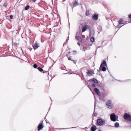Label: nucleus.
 <instances>
[{
  "label": "nucleus",
  "mask_w": 131,
  "mask_h": 131,
  "mask_svg": "<svg viewBox=\"0 0 131 131\" xmlns=\"http://www.w3.org/2000/svg\"><path fill=\"white\" fill-rule=\"evenodd\" d=\"M110 119L112 121L116 122L117 121H118V116H117L114 113H113L111 114L110 115Z\"/></svg>",
  "instance_id": "1"
},
{
  "label": "nucleus",
  "mask_w": 131,
  "mask_h": 131,
  "mask_svg": "<svg viewBox=\"0 0 131 131\" xmlns=\"http://www.w3.org/2000/svg\"><path fill=\"white\" fill-rule=\"evenodd\" d=\"M97 123L99 126H102L105 123V121L101 118H98L97 120Z\"/></svg>",
  "instance_id": "2"
},
{
  "label": "nucleus",
  "mask_w": 131,
  "mask_h": 131,
  "mask_svg": "<svg viewBox=\"0 0 131 131\" xmlns=\"http://www.w3.org/2000/svg\"><path fill=\"white\" fill-rule=\"evenodd\" d=\"M106 104L108 108L110 109L112 108L113 106L110 100H109L107 101Z\"/></svg>",
  "instance_id": "3"
},
{
  "label": "nucleus",
  "mask_w": 131,
  "mask_h": 131,
  "mask_svg": "<svg viewBox=\"0 0 131 131\" xmlns=\"http://www.w3.org/2000/svg\"><path fill=\"white\" fill-rule=\"evenodd\" d=\"M43 121H41L40 122V123L39 124L38 126V131L40 130L43 128Z\"/></svg>",
  "instance_id": "4"
},
{
  "label": "nucleus",
  "mask_w": 131,
  "mask_h": 131,
  "mask_svg": "<svg viewBox=\"0 0 131 131\" xmlns=\"http://www.w3.org/2000/svg\"><path fill=\"white\" fill-rule=\"evenodd\" d=\"M130 117V116L129 114H127V113H125L124 115V118L125 119H129Z\"/></svg>",
  "instance_id": "5"
},
{
  "label": "nucleus",
  "mask_w": 131,
  "mask_h": 131,
  "mask_svg": "<svg viewBox=\"0 0 131 131\" xmlns=\"http://www.w3.org/2000/svg\"><path fill=\"white\" fill-rule=\"evenodd\" d=\"M127 22V21H125L122 19H120L118 21V23L120 25H121L122 24H124Z\"/></svg>",
  "instance_id": "6"
},
{
  "label": "nucleus",
  "mask_w": 131,
  "mask_h": 131,
  "mask_svg": "<svg viewBox=\"0 0 131 131\" xmlns=\"http://www.w3.org/2000/svg\"><path fill=\"white\" fill-rule=\"evenodd\" d=\"M88 81H89L90 82L92 81L93 82H94L96 83H98V82L97 80L94 78L90 79L89 80H88Z\"/></svg>",
  "instance_id": "7"
},
{
  "label": "nucleus",
  "mask_w": 131,
  "mask_h": 131,
  "mask_svg": "<svg viewBox=\"0 0 131 131\" xmlns=\"http://www.w3.org/2000/svg\"><path fill=\"white\" fill-rule=\"evenodd\" d=\"M39 46L38 45V43H35L33 46V49L35 50L37 49Z\"/></svg>",
  "instance_id": "8"
},
{
  "label": "nucleus",
  "mask_w": 131,
  "mask_h": 131,
  "mask_svg": "<svg viewBox=\"0 0 131 131\" xmlns=\"http://www.w3.org/2000/svg\"><path fill=\"white\" fill-rule=\"evenodd\" d=\"M75 38L78 41H79L81 42H82L83 41V39L82 38L78 36H75Z\"/></svg>",
  "instance_id": "9"
},
{
  "label": "nucleus",
  "mask_w": 131,
  "mask_h": 131,
  "mask_svg": "<svg viewBox=\"0 0 131 131\" xmlns=\"http://www.w3.org/2000/svg\"><path fill=\"white\" fill-rule=\"evenodd\" d=\"M87 73L88 75L90 76L93 74V72L90 70H88Z\"/></svg>",
  "instance_id": "10"
},
{
  "label": "nucleus",
  "mask_w": 131,
  "mask_h": 131,
  "mask_svg": "<svg viewBox=\"0 0 131 131\" xmlns=\"http://www.w3.org/2000/svg\"><path fill=\"white\" fill-rule=\"evenodd\" d=\"M94 90L95 92L98 95H99L100 94V93L99 89L96 88H94Z\"/></svg>",
  "instance_id": "11"
},
{
  "label": "nucleus",
  "mask_w": 131,
  "mask_h": 131,
  "mask_svg": "<svg viewBox=\"0 0 131 131\" xmlns=\"http://www.w3.org/2000/svg\"><path fill=\"white\" fill-rule=\"evenodd\" d=\"M93 19L94 20H96L98 19V15L97 14H95L92 17Z\"/></svg>",
  "instance_id": "12"
},
{
  "label": "nucleus",
  "mask_w": 131,
  "mask_h": 131,
  "mask_svg": "<svg viewBox=\"0 0 131 131\" xmlns=\"http://www.w3.org/2000/svg\"><path fill=\"white\" fill-rule=\"evenodd\" d=\"M106 69L105 67L104 66H102L101 67V68H100V67L99 70V71H100L102 70L103 71H106Z\"/></svg>",
  "instance_id": "13"
},
{
  "label": "nucleus",
  "mask_w": 131,
  "mask_h": 131,
  "mask_svg": "<svg viewBox=\"0 0 131 131\" xmlns=\"http://www.w3.org/2000/svg\"><path fill=\"white\" fill-rule=\"evenodd\" d=\"M107 64L105 60L103 61V62L101 63L100 66V68H101L102 67L104 66H106Z\"/></svg>",
  "instance_id": "14"
},
{
  "label": "nucleus",
  "mask_w": 131,
  "mask_h": 131,
  "mask_svg": "<svg viewBox=\"0 0 131 131\" xmlns=\"http://www.w3.org/2000/svg\"><path fill=\"white\" fill-rule=\"evenodd\" d=\"M97 129L96 126L95 125H93L92 126L91 128V131H95Z\"/></svg>",
  "instance_id": "15"
},
{
  "label": "nucleus",
  "mask_w": 131,
  "mask_h": 131,
  "mask_svg": "<svg viewBox=\"0 0 131 131\" xmlns=\"http://www.w3.org/2000/svg\"><path fill=\"white\" fill-rule=\"evenodd\" d=\"M68 59L69 60H70L72 61L74 64H76V62L75 61H74L72 59V58L71 57H68Z\"/></svg>",
  "instance_id": "16"
},
{
  "label": "nucleus",
  "mask_w": 131,
  "mask_h": 131,
  "mask_svg": "<svg viewBox=\"0 0 131 131\" xmlns=\"http://www.w3.org/2000/svg\"><path fill=\"white\" fill-rule=\"evenodd\" d=\"M87 29V28L85 26L82 28V32H84Z\"/></svg>",
  "instance_id": "17"
},
{
  "label": "nucleus",
  "mask_w": 131,
  "mask_h": 131,
  "mask_svg": "<svg viewBox=\"0 0 131 131\" xmlns=\"http://www.w3.org/2000/svg\"><path fill=\"white\" fill-rule=\"evenodd\" d=\"M79 5L78 2L76 1H75L73 3V7H74L78 5Z\"/></svg>",
  "instance_id": "18"
},
{
  "label": "nucleus",
  "mask_w": 131,
  "mask_h": 131,
  "mask_svg": "<svg viewBox=\"0 0 131 131\" xmlns=\"http://www.w3.org/2000/svg\"><path fill=\"white\" fill-rule=\"evenodd\" d=\"M119 126V124L118 123L116 122L114 124V126L115 127L117 128Z\"/></svg>",
  "instance_id": "19"
},
{
  "label": "nucleus",
  "mask_w": 131,
  "mask_h": 131,
  "mask_svg": "<svg viewBox=\"0 0 131 131\" xmlns=\"http://www.w3.org/2000/svg\"><path fill=\"white\" fill-rule=\"evenodd\" d=\"M94 40L95 39L94 37H91L90 39L91 41L92 42H94Z\"/></svg>",
  "instance_id": "20"
},
{
  "label": "nucleus",
  "mask_w": 131,
  "mask_h": 131,
  "mask_svg": "<svg viewBox=\"0 0 131 131\" xmlns=\"http://www.w3.org/2000/svg\"><path fill=\"white\" fill-rule=\"evenodd\" d=\"M37 69L40 72H41L43 71V69L40 67H38Z\"/></svg>",
  "instance_id": "21"
},
{
  "label": "nucleus",
  "mask_w": 131,
  "mask_h": 131,
  "mask_svg": "<svg viewBox=\"0 0 131 131\" xmlns=\"http://www.w3.org/2000/svg\"><path fill=\"white\" fill-rule=\"evenodd\" d=\"M29 8V5L26 6L25 8V9L26 10H27Z\"/></svg>",
  "instance_id": "22"
},
{
  "label": "nucleus",
  "mask_w": 131,
  "mask_h": 131,
  "mask_svg": "<svg viewBox=\"0 0 131 131\" xmlns=\"http://www.w3.org/2000/svg\"><path fill=\"white\" fill-rule=\"evenodd\" d=\"M65 66L63 65L61 67V68L62 69V70H65Z\"/></svg>",
  "instance_id": "23"
},
{
  "label": "nucleus",
  "mask_w": 131,
  "mask_h": 131,
  "mask_svg": "<svg viewBox=\"0 0 131 131\" xmlns=\"http://www.w3.org/2000/svg\"><path fill=\"white\" fill-rule=\"evenodd\" d=\"M33 67L34 68H36L38 66L36 64H34V65L33 66Z\"/></svg>",
  "instance_id": "24"
},
{
  "label": "nucleus",
  "mask_w": 131,
  "mask_h": 131,
  "mask_svg": "<svg viewBox=\"0 0 131 131\" xmlns=\"http://www.w3.org/2000/svg\"><path fill=\"white\" fill-rule=\"evenodd\" d=\"M86 85L88 86V87L90 90L91 89L90 87L89 86L88 82L86 83Z\"/></svg>",
  "instance_id": "25"
},
{
  "label": "nucleus",
  "mask_w": 131,
  "mask_h": 131,
  "mask_svg": "<svg viewBox=\"0 0 131 131\" xmlns=\"http://www.w3.org/2000/svg\"><path fill=\"white\" fill-rule=\"evenodd\" d=\"M97 115V114L96 113H94V112L93 115H92V116H94V117H95V116H96V115Z\"/></svg>",
  "instance_id": "26"
},
{
  "label": "nucleus",
  "mask_w": 131,
  "mask_h": 131,
  "mask_svg": "<svg viewBox=\"0 0 131 131\" xmlns=\"http://www.w3.org/2000/svg\"><path fill=\"white\" fill-rule=\"evenodd\" d=\"M87 49V48L85 47H83V51H85L86 50V49Z\"/></svg>",
  "instance_id": "27"
},
{
  "label": "nucleus",
  "mask_w": 131,
  "mask_h": 131,
  "mask_svg": "<svg viewBox=\"0 0 131 131\" xmlns=\"http://www.w3.org/2000/svg\"><path fill=\"white\" fill-rule=\"evenodd\" d=\"M3 6L5 7H6L7 6V4L6 3H4L3 5Z\"/></svg>",
  "instance_id": "28"
},
{
  "label": "nucleus",
  "mask_w": 131,
  "mask_h": 131,
  "mask_svg": "<svg viewBox=\"0 0 131 131\" xmlns=\"http://www.w3.org/2000/svg\"><path fill=\"white\" fill-rule=\"evenodd\" d=\"M13 15H11L10 16V17H9L11 19H13Z\"/></svg>",
  "instance_id": "29"
},
{
  "label": "nucleus",
  "mask_w": 131,
  "mask_h": 131,
  "mask_svg": "<svg viewBox=\"0 0 131 131\" xmlns=\"http://www.w3.org/2000/svg\"><path fill=\"white\" fill-rule=\"evenodd\" d=\"M79 76H80V77L82 79V76H83V75L82 74H80Z\"/></svg>",
  "instance_id": "30"
},
{
  "label": "nucleus",
  "mask_w": 131,
  "mask_h": 131,
  "mask_svg": "<svg viewBox=\"0 0 131 131\" xmlns=\"http://www.w3.org/2000/svg\"><path fill=\"white\" fill-rule=\"evenodd\" d=\"M123 26V25H122V26H121V27H119V26L118 25H117V26H116V27H117V28H119H119H121V27H122V26Z\"/></svg>",
  "instance_id": "31"
},
{
  "label": "nucleus",
  "mask_w": 131,
  "mask_h": 131,
  "mask_svg": "<svg viewBox=\"0 0 131 131\" xmlns=\"http://www.w3.org/2000/svg\"><path fill=\"white\" fill-rule=\"evenodd\" d=\"M128 17L130 18H131V14H129L128 16Z\"/></svg>",
  "instance_id": "32"
},
{
  "label": "nucleus",
  "mask_w": 131,
  "mask_h": 131,
  "mask_svg": "<svg viewBox=\"0 0 131 131\" xmlns=\"http://www.w3.org/2000/svg\"><path fill=\"white\" fill-rule=\"evenodd\" d=\"M95 104H94V108H95V103L96 102V100L95 99Z\"/></svg>",
  "instance_id": "33"
},
{
  "label": "nucleus",
  "mask_w": 131,
  "mask_h": 131,
  "mask_svg": "<svg viewBox=\"0 0 131 131\" xmlns=\"http://www.w3.org/2000/svg\"><path fill=\"white\" fill-rule=\"evenodd\" d=\"M92 86L93 87H95V84H92Z\"/></svg>",
  "instance_id": "34"
},
{
  "label": "nucleus",
  "mask_w": 131,
  "mask_h": 131,
  "mask_svg": "<svg viewBox=\"0 0 131 131\" xmlns=\"http://www.w3.org/2000/svg\"><path fill=\"white\" fill-rule=\"evenodd\" d=\"M65 0H63L62 3L63 4H65Z\"/></svg>",
  "instance_id": "35"
},
{
  "label": "nucleus",
  "mask_w": 131,
  "mask_h": 131,
  "mask_svg": "<svg viewBox=\"0 0 131 131\" xmlns=\"http://www.w3.org/2000/svg\"><path fill=\"white\" fill-rule=\"evenodd\" d=\"M57 16L56 14H55V15L53 14V17H55V16Z\"/></svg>",
  "instance_id": "36"
},
{
  "label": "nucleus",
  "mask_w": 131,
  "mask_h": 131,
  "mask_svg": "<svg viewBox=\"0 0 131 131\" xmlns=\"http://www.w3.org/2000/svg\"><path fill=\"white\" fill-rule=\"evenodd\" d=\"M69 37H68L67 38V39L66 40L67 41H68L69 40Z\"/></svg>",
  "instance_id": "37"
},
{
  "label": "nucleus",
  "mask_w": 131,
  "mask_h": 131,
  "mask_svg": "<svg viewBox=\"0 0 131 131\" xmlns=\"http://www.w3.org/2000/svg\"><path fill=\"white\" fill-rule=\"evenodd\" d=\"M77 44L79 45V46H80V44L79 43V42H78L77 43Z\"/></svg>",
  "instance_id": "38"
},
{
  "label": "nucleus",
  "mask_w": 131,
  "mask_h": 131,
  "mask_svg": "<svg viewBox=\"0 0 131 131\" xmlns=\"http://www.w3.org/2000/svg\"><path fill=\"white\" fill-rule=\"evenodd\" d=\"M65 43H66V42H64V43H63V47H64V45H65Z\"/></svg>",
  "instance_id": "39"
},
{
  "label": "nucleus",
  "mask_w": 131,
  "mask_h": 131,
  "mask_svg": "<svg viewBox=\"0 0 131 131\" xmlns=\"http://www.w3.org/2000/svg\"><path fill=\"white\" fill-rule=\"evenodd\" d=\"M36 0H32V1H33V2H35V1H36Z\"/></svg>",
  "instance_id": "40"
},
{
  "label": "nucleus",
  "mask_w": 131,
  "mask_h": 131,
  "mask_svg": "<svg viewBox=\"0 0 131 131\" xmlns=\"http://www.w3.org/2000/svg\"><path fill=\"white\" fill-rule=\"evenodd\" d=\"M130 121H131V116H130Z\"/></svg>",
  "instance_id": "41"
},
{
  "label": "nucleus",
  "mask_w": 131,
  "mask_h": 131,
  "mask_svg": "<svg viewBox=\"0 0 131 131\" xmlns=\"http://www.w3.org/2000/svg\"><path fill=\"white\" fill-rule=\"evenodd\" d=\"M85 14H86V16H87V15H88V14H87V13H86Z\"/></svg>",
  "instance_id": "42"
},
{
  "label": "nucleus",
  "mask_w": 131,
  "mask_h": 131,
  "mask_svg": "<svg viewBox=\"0 0 131 131\" xmlns=\"http://www.w3.org/2000/svg\"><path fill=\"white\" fill-rule=\"evenodd\" d=\"M76 127H72V128H76Z\"/></svg>",
  "instance_id": "43"
},
{
  "label": "nucleus",
  "mask_w": 131,
  "mask_h": 131,
  "mask_svg": "<svg viewBox=\"0 0 131 131\" xmlns=\"http://www.w3.org/2000/svg\"><path fill=\"white\" fill-rule=\"evenodd\" d=\"M99 131H101V130H99Z\"/></svg>",
  "instance_id": "44"
},
{
  "label": "nucleus",
  "mask_w": 131,
  "mask_h": 131,
  "mask_svg": "<svg viewBox=\"0 0 131 131\" xmlns=\"http://www.w3.org/2000/svg\"><path fill=\"white\" fill-rule=\"evenodd\" d=\"M82 128V129H84V128Z\"/></svg>",
  "instance_id": "45"
},
{
  "label": "nucleus",
  "mask_w": 131,
  "mask_h": 131,
  "mask_svg": "<svg viewBox=\"0 0 131 131\" xmlns=\"http://www.w3.org/2000/svg\"><path fill=\"white\" fill-rule=\"evenodd\" d=\"M130 22H131V21H130Z\"/></svg>",
  "instance_id": "46"
}]
</instances>
